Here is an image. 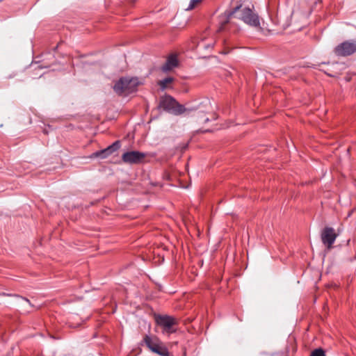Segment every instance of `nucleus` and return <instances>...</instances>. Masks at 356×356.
Instances as JSON below:
<instances>
[{"label":"nucleus","instance_id":"1","mask_svg":"<svg viewBox=\"0 0 356 356\" xmlns=\"http://www.w3.org/2000/svg\"><path fill=\"white\" fill-rule=\"evenodd\" d=\"M236 19H241L249 26L261 30L258 15L249 8L237 6L232 10L226 11L218 17V31H228L233 34L238 33L239 27L234 22Z\"/></svg>","mask_w":356,"mask_h":356},{"label":"nucleus","instance_id":"3","mask_svg":"<svg viewBox=\"0 0 356 356\" xmlns=\"http://www.w3.org/2000/svg\"><path fill=\"white\" fill-rule=\"evenodd\" d=\"M154 318L156 324L162 329L163 334L170 335L177 331L175 326L179 323L177 318L172 316L162 314L155 315Z\"/></svg>","mask_w":356,"mask_h":356},{"label":"nucleus","instance_id":"5","mask_svg":"<svg viewBox=\"0 0 356 356\" xmlns=\"http://www.w3.org/2000/svg\"><path fill=\"white\" fill-rule=\"evenodd\" d=\"M159 107L174 115H180L186 109L170 95L162 97L159 101Z\"/></svg>","mask_w":356,"mask_h":356},{"label":"nucleus","instance_id":"6","mask_svg":"<svg viewBox=\"0 0 356 356\" xmlns=\"http://www.w3.org/2000/svg\"><path fill=\"white\" fill-rule=\"evenodd\" d=\"M337 56L346 57L356 52V39L344 41L338 44L334 49Z\"/></svg>","mask_w":356,"mask_h":356},{"label":"nucleus","instance_id":"16","mask_svg":"<svg viewBox=\"0 0 356 356\" xmlns=\"http://www.w3.org/2000/svg\"><path fill=\"white\" fill-rule=\"evenodd\" d=\"M43 131H44V133L45 134H48V131H47L46 129H44Z\"/></svg>","mask_w":356,"mask_h":356},{"label":"nucleus","instance_id":"2","mask_svg":"<svg viewBox=\"0 0 356 356\" xmlns=\"http://www.w3.org/2000/svg\"><path fill=\"white\" fill-rule=\"evenodd\" d=\"M140 82L136 77H121L114 85L113 90L118 95H128L137 90Z\"/></svg>","mask_w":356,"mask_h":356},{"label":"nucleus","instance_id":"18","mask_svg":"<svg viewBox=\"0 0 356 356\" xmlns=\"http://www.w3.org/2000/svg\"><path fill=\"white\" fill-rule=\"evenodd\" d=\"M224 42H225V43H227V40H226V39H224Z\"/></svg>","mask_w":356,"mask_h":356},{"label":"nucleus","instance_id":"12","mask_svg":"<svg viewBox=\"0 0 356 356\" xmlns=\"http://www.w3.org/2000/svg\"><path fill=\"white\" fill-rule=\"evenodd\" d=\"M174 79L172 77H167L159 81L158 84L162 90H165L168 87V85L172 83Z\"/></svg>","mask_w":356,"mask_h":356},{"label":"nucleus","instance_id":"10","mask_svg":"<svg viewBox=\"0 0 356 356\" xmlns=\"http://www.w3.org/2000/svg\"><path fill=\"white\" fill-rule=\"evenodd\" d=\"M178 64L179 62L177 56L172 54L168 57L166 62L162 66L161 70L163 72H167L177 67Z\"/></svg>","mask_w":356,"mask_h":356},{"label":"nucleus","instance_id":"15","mask_svg":"<svg viewBox=\"0 0 356 356\" xmlns=\"http://www.w3.org/2000/svg\"><path fill=\"white\" fill-rule=\"evenodd\" d=\"M198 46L199 47H203V44L201 42V43H199L198 44ZM204 47H206V46H204ZM208 47V46H207V48Z\"/></svg>","mask_w":356,"mask_h":356},{"label":"nucleus","instance_id":"11","mask_svg":"<svg viewBox=\"0 0 356 356\" xmlns=\"http://www.w3.org/2000/svg\"><path fill=\"white\" fill-rule=\"evenodd\" d=\"M195 117L196 121L200 124H204L209 121V118L207 116L204 111H198L196 112Z\"/></svg>","mask_w":356,"mask_h":356},{"label":"nucleus","instance_id":"14","mask_svg":"<svg viewBox=\"0 0 356 356\" xmlns=\"http://www.w3.org/2000/svg\"><path fill=\"white\" fill-rule=\"evenodd\" d=\"M202 0H191L190 3L187 8H186V10H191L194 9L195 7L199 5Z\"/></svg>","mask_w":356,"mask_h":356},{"label":"nucleus","instance_id":"9","mask_svg":"<svg viewBox=\"0 0 356 356\" xmlns=\"http://www.w3.org/2000/svg\"><path fill=\"white\" fill-rule=\"evenodd\" d=\"M120 147V142L117 140L114 142L112 145H109L108 147L94 152L90 158H96L100 157L102 159H105L113 154L114 152L117 151Z\"/></svg>","mask_w":356,"mask_h":356},{"label":"nucleus","instance_id":"17","mask_svg":"<svg viewBox=\"0 0 356 356\" xmlns=\"http://www.w3.org/2000/svg\"><path fill=\"white\" fill-rule=\"evenodd\" d=\"M228 52H229L228 51H222L223 54H227Z\"/></svg>","mask_w":356,"mask_h":356},{"label":"nucleus","instance_id":"13","mask_svg":"<svg viewBox=\"0 0 356 356\" xmlns=\"http://www.w3.org/2000/svg\"><path fill=\"white\" fill-rule=\"evenodd\" d=\"M309 356H326V355L324 350L321 348H319L312 351Z\"/></svg>","mask_w":356,"mask_h":356},{"label":"nucleus","instance_id":"8","mask_svg":"<svg viewBox=\"0 0 356 356\" xmlns=\"http://www.w3.org/2000/svg\"><path fill=\"white\" fill-rule=\"evenodd\" d=\"M337 237V234L332 227H325L321 232V238L322 243L328 250L332 248Z\"/></svg>","mask_w":356,"mask_h":356},{"label":"nucleus","instance_id":"7","mask_svg":"<svg viewBox=\"0 0 356 356\" xmlns=\"http://www.w3.org/2000/svg\"><path fill=\"white\" fill-rule=\"evenodd\" d=\"M146 154L138 151H129L122 155V160L125 163L138 164L143 162Z\"/></svg>","mask_w":356,"mask_h":356},{"label":"nucleus","instance_id":"4","mask_svg":"<svg viewBox=\"0 0 356 356\" xmlns=\"http://www.w3.org/2000/svg\"><path fill=\"white\" fill-rule=\"evenodd\" d=\"M143 342L152 352L161 356H170L168 349L157 337L146 334Z\"/></svg>","mask_w":356,"mask_h":356}]
</instances>
